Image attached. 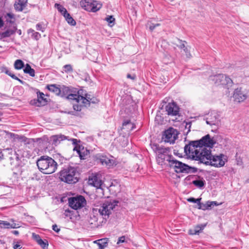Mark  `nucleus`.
<instances>
[{
	"instance_id": "nucleus-1",
	"label": "nucleus",
	"mask_w": 249,
	"mask_h": 249,
	"mask_svg": "<svg viewBox=\"0 0 249 249\" xmlns=\"http://www.w3.org/2000/svg\"><path fill=\"white\" fill-rule=\"evenodd\" d=\"M215 142L211 139L209 134L203 137L200 140L190 141L184 148V152L191 159L194 160L201 145H206L208 147H213Z\"/></svg>"
},
{
	"instance_id": "nucleus-2",
	"label": "nucleus",
	"mask_w": 249,
	"mask_h": 249,
	"mask_svg": "<svg viewBox=\"0 0 249 249\" xmlns=\"http://www.w3.org/2000/svg\"><path fill=\"white\" fill-rule=\"evenodd\" d=\"M150 146L153 151L156 154V160L159 165H162L165 161L169 162V165L172 160L174 158L170 154L171 149L169 147L160 146L158 144L153 143H150Z\"/></svg>"
},
{
	"instance_id": "nucleus-3",
	"label": "nucleus",
	"mask_w": 249,
	"mask_h": 249,
	"mask_svg": "<svg viewBox=\"0 0 249 249\" xmlns=\"http://www.w3.org/2000/svg\"><path fill=\"white\" fill-rule=\"evenodd\" d=\"M38 169L44 174H51L57 169V163L52 158L47 156H41L36 161Z\"/></svg>"
},
{
	"instance_id": "nucleus-4",
	"label": "nucleus",
	"mask_w": 249,
	"mask_h": 249,
	"mask_svg": "<svg viewBox=\"0 0 249 249\" xmlns=\"http://www.w3.org/2000/svg\"><path fill=\"white\" fill-rule=\"evenodd\" d=\"M79 174L74 167H68L60 172V179L69 184L75 183L78 181Z\"/></svg>"
},
{
	"instance_id": "nucleus-5",
	"label": "nucleus",
	"mask_w": 249,
	"mask_h": 249,
	"mask_svg": "<svg viewBox=\"0 0 249 249\" xmlns=\"http://www.w3.org/2000/svg\"><path fill=\"white\" fill-rule=\"evenodd\" d=\"M169 166L170 168H173L175 172L178 174L184 173L188 174L196 173L197 171V168L190 166L187 164L176 160L175 158L172 160Z\"/></svg>"
},
{
	"instance_id": "nucleus-6",
	"label": "nucleus",
	"mask_w": 249,
	"mask_h": 249,
	"mask_svg": "<svg viewBox=\"0 0 249 249\" xmlns=\"http://www.w3.org/2000/svg\"><path fill=\"white\" fill-rule=\"evenodd\" d=\"M213 147H208L206 145H201L197 153V155L195 156L194 159L197 160L200 163H203L206 165H208L210 160L212 158L211 148Z\"/></svg>"
},
{
	"instance_id": "nucleus-7",
	"label": "nucleus",
	"mask_w": 249,
	"mask_h": 249,
	"mask_svg": "<svg viewBox=\"0 0 249 249\" xmlns=\"http://www.w3.org/2000/svg\"><path fill=\"white\" fill-rule=\"evenodd\" d=\"M117 203L118 201H116L113 202L107 201L102 204L99 209H95V213L98 212L100 216H104V218L106 219L111 213L112 211L117 206Z\"/></svg>"
},
{
	"instance_id": "nucleus-8",
	"label": "nucleus",
	"mask_w": 249,
	"mask_h": 249,
	"mask_svg": "<svg viewBox=\"0 0 249 249\" xmlns=\"http://www.w3.org/2000/svg\"><path fill=\"white\" fill-rule=\"evenodd\" d=\"M68 202L69 206L74 210L81 209L87 203L85 197L81 195L69 198Z\"/></svg>"
},
{
	"instance_id": "nucleus-9",
	"label": "nucleus",
	"mask_w": 249,
	"mask_h": 249,
	"mask_svg": "<svg viewBox=\"0 0 249 249\" xmlns=\"http://www.w3.org/2000/svg\"><path fill=\"white\" fill-rule=\"evenodd\" d=\"M179 133L178 130L173 127H170L165 130L162 136V140L165 142L174 143L178 138Z\"/></svg>"
},
{
	"instance_id": "nucleus-10",
	"label": "nucleus",
	"mask_w": 249,
	"mask_h": 249,
	"mask_svg": "<svg viewBox=\"0 0 249 249\" xmlns=\"http://www.w3.org/2000/svg\"><path fill=\"white\" fill-rule=\"evenodd\" d=\"M210 78L217 85H227L228 87H231L233 83L231 78L224 74H218L211 76Z\"/></svg>"
},
{
	"instance_id": "nucleus-11",
	"label": "nucleus",
	"mask_w": 249,
	"mask_h": 249,
	"mask_svg": "<svg viewBox=\"0 0 249 249\" xmlns=\"http://www.w3.org/2000/svg\"><path fill=\"white\" fill-rule=\"evenodd\" d=\"M81 6L88 11L96 12L101 8V5L94 0H82L80 1Z\"/></svg>"
},
{
	"instance_id": "nucleus-12",
	"label": "nucleus",
	"mask_w": 249,
	"mask_h": 249,
	"mask_svg": "<svg viewBox=\"0 0 249 249\" xmlns=\"http://www.w3.org/2000/svg\"><path fill=\"white\" fill-rule=\"evenodd\" d=\"M173 44L181 50H182L187 58H191L192 56L190 51V47L186 46V41L177 38L174 41Z\"/></svg>"
},
{
	"instance_id": "nucleus-13",
	"label": "nucleus",
	"mask_w": 249,
	"mask_h": 249,
	"mask_svg": "<svg viewBox=\"0 0 249 249\" xmlns=\"http://www.w3.org/2000/svg\"><path fill=\"white\" fill-rule=\"evenodd\" d=\"M224 157V155L220 154L219 156H213L212 155V158L209 165L218 167H222L225 163V159H223V158Z\"/></svg>"
},
{
	"instance_id": "nucleus-14",
	"label": "nucleus",
	"mask_w": 249,
	"mask_h": 249,
	"mask_svg": "<svg viewBox=\"0 0 249 249\" xmlns=\"http://www.w3.org/2000/svg\"><path fill=\"white\" fill-rule=\"evenodd\" d=\"M61 93L60 94L62 97H65L69 100H72L76 101L77 98H78V93H73L72 90L69 87L63 86L61 88Z\"/></svg>"
},
{
	"instance_id": "nucleus-15",
	"label": "nucleus",
	"mask_w": 249,
	"mask_h": 249,
	"mask_svg": "<svg viewBox=\"0 0 249 249\" xmlns=\"http://www.w3.org/2000/svg\"><path fill=\"white\" fill-rule=\"evenodd\" d=\"M206 123L210 125H217L219 121V115L215 111H212L205 117Z\"/></svg>"
},
{
	"instance_id": "nucleus-16",
	"label": "nucleus",
	"mask_w": 249,
	"mask_h": 249,
	"mask_svg": "<svg viewBox=\"0 0 249 249\" xmlns=\"http://www.w3.org/2000/svg\"><path fill=\"white\" fill-rule=\"evenodd\" d=\"M101 176L99 174H92L89 177V183L97 188H99L102 184Z\"/></svg>"
},
{
	"instance_id": "nucleus-17",
	"label": "nucleus",
	"mask_w": 249,
	"mask_h": 249,
	"mask_svg": "<svg viewBox=\"0 0 249 249\" xmlns=\"http://www.w3.org/2000/svg\"><path fill=\"white\" fill-rule=\"evenodd\" d=\"M194 178H199L198 179H196L192 181V184L195 186L199 188H203L205 186V181L202 178H201L200 176L197 175L188 176L185 179L186 180H191V179Z\"/></svg>"
},
{
	"instance_id": "nucleus-18",
	"label": "nucleus",
	"mask_w": 249,
	"mask_h": 249,
	"mask_svg": "<svg viewBox=\"0 0 249 249\" xmlns=\"http://www.w3.org/2000/svg\"><path fill=\"white\" fill-rule=\"evenodd\" d=\"M165 110L169 115L175 116L178 114L179 107L175 102L168 103L166 107Z\"/></svg>"
},
{
	"instance_id": "nucleus-19",
	"label": "nucleus",
	"mask_w": 249,
	"mask_h": 249,
	"mask_svg": "<svg viewBox=\"0 0 249 249\" xmlns=\"http://www.w3.org/2000/svg\"><path fill=\"white\" fill-rule=\"evenodd\" d=\"M234 100L238 102L244 101L247 98V95L241 90V88H237L235 89L233 93Z\"/></svg>"
},
{
	"instance_id": "nucleus-20",
	"label": "nucleus",
	"mask_w": 249,
	"mask_h": 249,
	"mask_svg": "<svg viewBox=\"0 0 249 249\" xmlns=\"http://www.w3.org/2000/svg\"><path fill=\"white\" fill-rule=\"evenodd\" d=\"M33 104L35 105L37 107H40L44 105L46 102V99L44 98V94L43 92H38L37 93V99L34 100Z\"/></svg>"
},
{
	"instance_id": "nucleus-21",
	"label": "nucleus",
	"mask_w": 249,
	"mask_h": 249,
	"mask_svg": "<svg viewBox=\"0 0 249 249\" xmlns=\"http://www.w3.org/2000/svg\"><path fill=\"white\" fill-rule=\"evenodd\" d=\"M78 98H77L76 103L80 104V103L83 104V106L87 107V105H89V100L91 99L90 95L86 94L85 97L80 95V91H78Z\"/></svg>"
},
{
	"instance_id": "nucleus-22",
	"label": "nucleus",
	"mask_w": 249,
	"mask_h": 249,
	"mask_svg": "<svg viewBox=\"0 0 249 249\" xmlns=\"http://www.w3.org/2000/svg\"><path fill=\"white\" fill-rule=\"evenodd\" d=\"M50 139L52 141V144L57 146L61 141L68 139V137L62 134H58L51 136Z\"/></svg>"
},
{
	"instance_id": "nucleus-23",
	"label": "nucleus",
	"mask_w": 249,
	"mask_h": 249,
	"mask_svg": "<svg viewBox=\"0 0 249 249\" xmlns=\"http://www.w3.org/2000/svg\"><path fill=\"white\" fill-rule=\"evenodd\" d=\"M18 2L14 4V7L17 11H22L26 6L28 0H18Z\"/></svg>"
},
{
	"instance_id": "nucleus-24",
	"label": "nucleus",
	"mask_w": 249,
	"mask_h": 249,
	"mask_svg": "<svg viewBox=\"0 0 249 249\" xmlns=\"http://www.w3.org/2000/svg\"><path fill=\"white\" fill-rule=\"evenodd\" d=\"M206 224L198 225L194 227L192 229H190L189 231V233L191 235H196L198 234L205 227Z\"/></svg>"
},
{
	"instance_id": "nucleus-25",
	"label": "nucleus",
	"mask_w": 249,
	"mask_h": 249,
	"mask_svg": "<svg viewBox=\"0 0 249 249\" xmlns=\"http://www.w3.org/2000/svg\"><path fill=\"white\" fill-rule=\"evenodd\" d=\"M100 160L103 165H106L109 167L112 166L114 163V160H113L110 159L106 156H102L100 159Z\"/></svg>"
},
{
	"instance_id": "nucleus-26",
	"label": "nucleus",
	"mask_w": 249,
	"mask_h": 249,
	"mask_svg": "<svg viewBox=\"0 0 249 249\" xmlns=\"http://www.w3.org/2000/svg\"><path fill=\"white\" fill-rule=\"evenodd\" d=\"M17 30V28L15 26H13V28L8 29L5 32L1 33L0 36L2 38H6L10 36L11 35L14 34Z\"/></svg>"
},
{
	"instance_id": "nucleus-27",
	"label": "nucleus",
	"mask_w": 249,
	"mask_h": 249,
	"mask_svg": "<svg viewBox=\"0 0 249 249\" xmlns=\"http://www.w3.org/2000/svg\"><path fill=\"white\" fill-rule=\"evenodd\" d=\"M122 126L123 129H126L129 131L133 130L135 127V124L129 120L124 121Z\"/></svg>"
},
{
	"instance_id": "nucleus-28",
	"label": "nucleus",
	"mask_w": 249,
	"mask_h": 249,
	"mask_svg": "<svg viewBox=\"0 0 249 249\" xmlns=\"http://www.w3.org/2000/svg\"><path fill=\"white\" fill-rule=\"evenodd\" d=\"M95 209H93L92 213L90 215L89 222L90 224L96 225V222L98 221L99 213H95Z\"/></svg>"
},
{
	"instance_id": "nucleus-29",
	"label": "nucleus",
	"mask_w": 249,
	"mask_h": 249,
	"mask_svg": "<svg viewBox=\"0 0 249 249\" xmlns=\"http://www.w3.org/2000/svg\"><path fill=\"white\" fill-rule=\"evenodd\" d=\"M47 88L49 91L54 93L57 95H59L61 93V89L57 87L55 85H48Z\"/></svg>"
},
{
	"instance_id": "nucleus-30",
	"label": "nucleus",
	"mask_w": 249,
	"mask_h": 249,
	"mask_svg": "<svg viewBox=\"0 0 249 249\" xmlns=\"http://www.w3.org/2000/svg\"><path fill=\"white\" fill-rule=\"evenodd\" d=\"M27 33L28 35H30L31 37L36 40H38L41 37V35L38 33L36 32L32 29H29L27 31Z\"/></svg>"
},
{
	"instance_id": "nucleus-31",
	"label": "nucleus",
	"mask_w": 249,
	"mask_h": 249,
	"mask_svg": "<svg viewBox=\"0 0 249 249\" xmlns=\"http://www.w3.org/2000/svg\"><path fill=\"white\" fill-rule=\"evenodd\" d=\"M23 71L25 73L29 74L32 77H34L35 76V70L32 69L31 66L28 64H26L25 65V67L23 69Z\"/></svg>"
},
{
	"instance_id": "nucleus-32",
	"label": "nucleus",
	"mask_w": 249,
	"mask_h": 249,
	"mask_svg": "<svg viewBox=\"0 0 249 249\" xmlns=\"http://www.w3.org/2000/svg\"><path fill=\"white\" fill-rule=\"evenodd\" d=\"M5 21L6 23H9L10 24L14 23L15 18L14 15L12 13H7L5 15Z\"/></svg>"
},
{
	"instance_id": "nucleus-33",
	"label": "nucleus",
	"mask_w": 249,
	"mask_h": 249,
	"mask_svg": "<svg viewBox=\"0 0 249 249\" xmlns=\"http://www.w3.org/2000/svg\"><path fill=\"white\" fill-rule=\"evenodd\" d=\"M67 22L72 26H74L76 24L75 21L73 19V18L71 17L70 14L68 13H67L66 15L63 16Z\"/></svg>"
},
{
	"instance_id": "nucleus-34",
	"label": "nucleus",
	"mask_w": 249,
	"mask_h": 249,
	"mask_svg": "<svg viewBox=\"0 0 249 249\" xmlns=\"http://www.w3.org/2000/svg\"><path fill=\"white\" fill-rule=\"evenodd\" d=\"M210 201H207L205 203H201L199 204V206L197 207L198 209H201L203 210H205L207 209H210L212 208L211 205L209 203Z\"/></svg>"
},
{
	"instance_id": "nucleus-35",
	"label": "nucleus",
	"mask_w": 249,
	"mask_h": 249,
	"mask_svg": "<svg viewBox=\"0 0 249 249\" xmlns=\"http://www.w3.org/2000/svg\"><path fill=\"white\" fill-rule=\"evenodd\" d=\"M24 66V62L20 59H18L15 61L14 67L17 70H20Z\"/></svg>"
},
{
	"instance_id": "nucleus-36",
	"label": "nucleus",
	"mask_w": 249,
	"mask_h": 249,
	"mask_svg": "<svg viewBox=\"0 0 249 249\" xmlns=\"http://www.w3.org/2000/svg\"><path fill=\"white\" fill-rule=\"evenodd\" d=\"M54 7L57 8L58 11L60 12L63 16L68 13L67 10L62 5L58 3H55Z\"/></svg>"
},
{
	"instance_id": "nucleus-37",
	"label": "nucleus",
	"mask_w": 249,
	"mask_h": 249,
	"mask_svg": "<svg viewBox=\"0 0 249 249\" xmlns=\"http://www.w3.org/2000/svg\"><path fill=\"white\" fill-rule=\"evenodd\" d=\"M2 71L10 76L13 79H18V77H17L11 71L9 70L7 68H3L2 70Z\"/></svg>"
},
{
	"instance_id": "nucleus-38",
	"label": "nucleus",
	"mask_w": 249,
	"mask_h": 249,
	"mask_svg": "<svg viewBox=\"0 0 249 249\" xmlns=\"http://www.w3.org/2000/svg\"><path fill=\"white\" fill-rule=\"evenodd\" d=\"M10 150H11V153L13 152V154H14V157H9V160H10V164L12 165H16V164L15 163V159H16V160L17 161H18V157L16 154L15 151H13L11 149Z\"/></svg>"
},
{
	"instance_id": "nucleus-39",
	"label": "nucleus",
	"mask_w": 249,
	"mask_h": 249,
	"mask_svg": "<svg viewBox=\"0 0 249 249\" xmlns=\"http://www.w3.org/2000/svg\"><path fill=\"white\" fill-rule=\"evenodd\" d=\"M160 25V23L154 24L150 21H149L147 23L146 27H148L151 31H153L156 27L159 26Z\"/></svg>"
},
{
	"instance_id": "nucleus-40",
	"label": "nucleus",
	"mask_w": 249,
	"mask_h": 249,
	"mask_svg": "<svg viewBox=\"0 0 249 249\" xmlns=\"http://www.w3.org/2000/svg\"><path fill=\"white\" fill-rule=\"evenodd\" d=\"M105 20L108 23L110 26H112L114 24L115 18L112 16H108L106 18Z\"/></svg>"
},
{
	"instance_id": "nucleus-41",
	"label": "nucleus",
	"mask_w": 249,
	"mask_h": 249,
	"mask_svg": "<svg viewBox=\"0 0 249 249\" xmlns=\"http://www.w3.org/2000/svg\"><path fill=\"white\" fill-rule=\"evenodd\" d=\"M38 244L43 249H47L48 247V241L46 240H43L41 239L39 241Z\"/></svg>"
},
{
	"instance_id": "nucleus-42",
	"label": "nucleus",
	"mask_w": 249,
	"mask_h": 249,
	"mask_svg": "<svg viewBox=\"0 0 249 249\" xmlns=\"http://www.w3.org/2000/svg\"><path fill=\"white\" fill-rule=\"evenodd\" d=\"M9 226H10V223L5 221L0 220V228L9 229Z\"/></svg>"
},
{
	"instance_id": "nucleus-43",
	"label": "nucleus",
	"mask_w": 249,
	"mask_h": 249,
	"mask_svg": "<svg viewBox=\"0 0 249 249\" xmlns=\"http://www.w3.org/2000/svg\"><path fill=\"white\" fill-rule=\"evenodd\" d=\"M201 198L196 199L194 197H190L187 199V201L189 202L195 203L197 205V207L199 206Z\"/></svg>"
},
{
	"instance_id": "nucleus-44",
	"label": "nucleus",
	"mask_w": 249,
	"mask_h": 249,
	"mask_svg": "<svg viewBox=\"0 0 249 249\" xmlns=\"http://www.w3.org/2000/svg\"><path fill=\"white\" fill-rule=\"evenodd\" d=\"M63 68V70L67 73L71 72L73 71L72 66L70 64L64 65Z\"/></svg>"
},
{
	"instance_id": "nucleus-45",
	"label": "nucleus",
	"mask_w": 249,
	"mask_h": 249,
	"mask_svg": "<svg viewBox=\"0 0 249 249\" xmlns=\"http://www.w3.org/2000/svg\"><path fill=\"white\" fill-rule=\"evenodd\" d=\"M74 212L72 210L67 209L65 211L64 214L65 217H71V215L73 214Z\"/></svg>"
},
{
	"instance_id": "nucleus-46",
	"label": "nucleus",
	"mask_w": 249,
	"mask_h": 249,
	"mask_svg": "<svg viewBox=\"0 0 249 249\" xmlns=\"http://www.w3.org/2000/svg\"><path fill=\"white\" fill-rule=\"evenodd\" d=\"M83 106H82L81 105H79L78 104H74L73 105V108L74 110H76L77 111H80L81 110Z\"/></svg>"
},
{
	"instance_id": "nucleus-47",
	"label": "nucleus",
	"mask_w": 249,
	"mask_h": 249,
	"mask_svg": "<svg viewBox=\"0 0 249 249\" xmlns=\"http://www.w3.org/2000/svg\"><path fill=\"white\" fill-rule=\"evenodd\" d=\"M36 29L38 31H40L42 32H44L45 31V28L42 26V25L41 23H38L36 25Z\"/></svg>"
},
{
	"instance_id": "nucleus-48",
	"label": "nucleus",
	"mask_w": 249,
	"mask_h": 249,
	"mask_svg": "<svg viewBox=\"0 0 249 249\" xmlns=\"http://www.w3.org/2000/svg\"><path fill=\"white\" fill-rule=\"evenodd\" d=\"M32 236L33 238L36 241L37 243L39 242V240H41L40 236L38 234H36L35 233H33L32 234Z\"/></svg>"
},
{
	"instance_id": "nucleus-49",
	"label": "nucleus",
	"mask_w": 249,
	"mask_h": 249,
	"mask_svg": "<svg viewBox=\"0 0 249 249\" xmlns=\"http://www.w3.org/2000/svg\"><path fill=\"white\" fill-rule=\"evenodd\" d=\"M13 248L14 249H21V245L20 244V243L18 242L16 243L15 241H14Z\"/></svg>"
},
{
	"instance_id": "nucleus-50",
	"label": "nucleus",
	"mask_w": 249,
	"mask_h": 249,
	"mask_svg": "<svg viewBox=\"0 0 249 249\" xmlns=\"http://www.w3.org/2000/svg\"><path fill=\"white\" fill-rule=\"evenodd\" d=\"M99 102L98 100L94 97H92L91 99H90V100H89V105H90V103H92V104H96V103H98Z\"/></svg>"
},
{
	"instance_id": "nucleus-51",
	"label": "nucleus",
	"mask_w": 249,
	"mask_h": 249,
	"mask_svg": "<svg viewBox=\"0 0 249 249\" xmlns=\"http://www.w3.org/2000/svg\"><path fill=\"white\" fill-rule=\"evenodd\" d=\"M125 238L124 236H122L119 237L118 238V241L117 242V244H119L120 243H124L125 241Z\"/></svg>"
},
{
	"instance_id": "nucleus-52",
	"label": "nucleus",
	"mask_w": 249,
	"mask_h": 249,
	"mask_svg": "<svg viewBox=\"0 0 249 249\" xmlns=\"http://www.w3.org/2000/svg\"><path fill=\"white\" fill-rule=\"evenodd\" d=\"M191 124H192L191 122H186L185 128L186 129H188L187 132H189L190 131V128L191 127Z\"/></svg>"
},
{
	"instance_id": "nucleus-53",
	"label": "nucleus",
	"mask_w": 249,
	"mask_h": 249,
	"mask_svg": "<svg viewBox=\"0 0 249 249\" xmlns=\"http://www.w3.org/2000/svg\"><path fill=\"white\" fill-rule=\"evenodd\" d=\"M18 224H16L15 223H10V226H9V228L16 229L19 228Z\"/></svg>"
},
{
	"instance_id": "nucleus-54",
	"label": "nucleus",
	"mask_w": 249,
	"mask_h": 249,
	"mask_svg": "<svg viewBox=\"0 0 249 249\" xmlns=\"http://www.w3.org/2000/svg\"><path fill=\"white\" fill-rule=\"evenodd\" d=\"M53 230L56 232L58 233L60 231V229L58 228L56 224L53 225Z\"/></svg>"
},
{
	"instance_id": "nucleus-55",
	"label": "nucleus",
	"mask_w": 249,
	"mask_h": 249,
	"mask_svg": "<svg viewBox=\"0 0 249 249\" xmlns=\"http://www.w3.org/2000/svg\"><path fill=\"white\" fill-rule=\"evenodd\" d=\"M127 78L131 79L132 80H135L136 78V76L135 75H131L130 74H127Z\"/></svg>"
},
{
	"instance_id": "nucleus-56",
	"label": "nucleus",
	"mask_w": 249,
	"mask_h": 249,
	"mask_svg": "<svg viewBox=\"0 0 249 249\" xmlns=\"http://www.w3.org/2000/svg\"><path fill=\"white\" fill-rule=\"evenodd\" d=\"M70 140H71L72 142V144L75 145H77L78 142H80V141H78L77 139H71Z\"/></svg>"
},
{
	"instance_id": "nucleus-57",
	"label": "nucleus",
	"mask_w": 249,
	"mask_h": 249,
	"mask_svg": "<svg viewBox=\"0 0 249 249\" xmlns=\"http://www.w3.org/2000/svg\"><path fill=\"white\" fill-rule=\"evenodd\" d=\"M74 151H76L79 154H80V148L78 147L77 146H75L73 148Z\"/></svg>"
},
{
	"instance_id": "nucleus-58",
	"label": "nucleus",
	"mask_w": 249,
	"mask_h": 249,
	"mask_svg": "<svg viewBox=\"0 0 249 249\" xmlns=\"http://www.w3.org/2000/svg\"><path fill=\"white\" fill-rule=\"evenodd\" d=\"M209 203L211 205L212 207H213L214 205L215 206L218 205L217 202L216 201H210Z\"/></svg>"
},
{
	"instance_id": "nucleus-59",
	"label": "nucleus",
	"mask_w": 249,
	"mask_h": 249,
	"mask_svg": "<svg viewBox=\"0 0 249 249\" xmlns=\"http://www.w3.org/2000/svg\"><path fill=\"white\" fill-rule=\"evenodd\" d=\"M104 241V239H99V240H95L93 242V243L94 244H98L100 242H101L100 241Z\"/></svg>"
},
{
	"instance_id": "nucleus-60",
	"label": "nucleus",
	"mask_w": 249,
	"mask_h": 249,
	"mask_svg": "<svg viewBox=\"0 0 249 249\" xmlns=\"http://www.w3.org/2000/svg\"><path fill=\"white\" fill-rule=\"evenodd\" d=\"M4 23L1 18H0V28L2 27L3 26Z\"/></svg>"
},
{
	"instance_id": "nucleus-61",
	"label": "nucleus",
	"mask_w": 249,
	"mask_h": 249,
	"mask_svg": "<svg viewBox=\"0 0 249 249\" xmlns=\"http://www.w3.org/2000/svg\"><path fill=\"white\" fill-rule=\"evenodd\" d=\"M3 154L1 150H0V161L3 159Z\"/></svg>"
},
{
	"instance_id": "nucleus-62",
	"label": "nucleus",
	"mask_w": 249,
	"mask_h": 249,
	"mask_svg": "<svg viewBox=\"0 0 249 249\" xmlns=\"http://www.w3.org/2000/svg\"><path fill=\"white\" fill-rule=\"evenodd\" d=\"M12 232L16 235H18L19 234V232L18 231H13Z\"/></svg>"
},
{
	"instance_id": "nucleus-63",
	"label": "nucleus",
	"mask_w": 249,
	"mask_h": 249,
	"mask_svg": "<svg viewBox=\"0 0 249 249\" xmlns=\"http://www.w3.org/2000/svg\"><path fill=\"white\" fill-rule=\"evenodd\" d=\"M16 80L18 81L21 84H23L24 83V82L22 80L19 79L18 77V79H16Z\"/></svg>"
},
{
	"instance_id": "nucleus-64",
	"label": "nucleus",
	"mask_w": 249,
	"mask_h": 249,
	"mask_svg": "<svg viewBox=\"0 0 249 249\" xmlns=\"http://www.w3.org/2000/svg\"><path fill=\"white\" fill-rule=\"evenodd\" d=\"M20 33H21V30H19V32H18V33L20 34Z\"/></svg>"
}]
</instances>
